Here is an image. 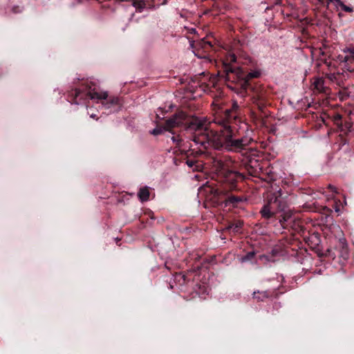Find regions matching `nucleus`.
Wrapping results in <instances>:
<instances>
[{"label":"nucleus","instance_id":"nucleus-1","mask_svg":"<svg viewBox=\"0 0 354 354\" xmlns=\"http://www.w3.org/2000/svg\"><path fill=\"white\" fill-rule=\"evenodd\" d=\"M211 105L214 112L213 122L218 125L217 129L211 126L208 127L206 122L198 117L179 111L166 120L162 127L155 128L151 133L158 136L164 131H169L176 147H182L184 151L189 147L187 150L192 153H201L211 144L216 148L239 151L252 140V132L246 124H239L234 130L227 124V115L230 109L226 107L225 98L221 93L213 97Z\"/></svg>","mask_w":354,"mask_h":354},{"label":"nucleus","instance_id":"nucleus-2","mask_svg":"<svg viewBox=\"0 0 354 354\" xmlns=\"http://www.w3.org/2000/svg\"><path fill=\"white\" fill-rule=\"evenodd\" d=\"M222 64L223 73L219 72V75L225 79L227 87L241 95H248L259 112L252 109L251 117L254 120H263L267 116L266 107L270 92L263 84L253 80L261 75L256 62L247 55L238 56L234 50H230L226 52Z\"/></svg>","mask_w":354,"mask_h":354},{"label":"nucleus","instance_id":"nucleus-3","mask_svg":"<svg viewBox=\"0 0 354 354\" xmlns=\"http://www.w3.org/2000/svg\"><path fill=\"white\" fill-rule=\"evenodd\" d=\"M210 162L216 180L221 185L219 187L206 186L205 187V192L207 194L206 199L214 207H225L227 192L236 188V183L243 179V176L231 168L232 162L227 156H212Z\"/></svg>","mask_w":354,"mask_h":354},{"label":"nucleus","instance_id":"nucleus-4","mask_svg":"<svg viewBox=\"0 0 354 354\" xmlns=\"http://www.w3.org/2000/svg\"><path fill=\"white\" fill-rule=\"evenodd\" d=\"M73 103L86 104L89 100H100L105 109H113L111 111H117L121 106L122 102L118 97H109L107 92H100L99 86L93 82L85 80L81 85L72 89L68 94Z\"/></svg>","mask_w":354,"mask_h":354},{"label":"nucleus","instance_id":"nucleus-5","mask_svg":"<svg viewBox=\"0 0 354 354\" xmlns=\"http://www.w3.org/2000/svg\"><path fill=\"white\" fill-rule=\"evenodd\" d=\"M225 105H226V107L228 108V109H230L227 113V122L229 123L228 124H230L231 126L230 128L232 129H233V130H234L236 129V127H239V124H246V126H248V129L250 131H251V132H252V135L250 136V137L252 138V140H250L247 145H245V146H244V147H243V149H241L239 151H228L224 147L216 148L212 144L209 145L208 146H206V149H205V150L203 151H202L201 153H192L191 151H189L188 150H187V151H184L182 150V149H183L182 147L181 148L178 147L180 153L182 155H184L186 156L187 160H186L185 162L189 168H194V167L196 165L197 162L195 160L189 159V157L192 156L194 157H197V156H199L203 154L209 153L208 149L210 147H212L214 149H216V150H220V151L225 150L228 152H240V151H242L243 150L248 148V147L254 141V133H253L252 130L245 122V121L243 120L241 118V107H240L239 104H238V102L236 101L227 102V99L225 98ZM187 149H189V147H187Z\"/></svg>","mask_w":354,"mask_h":354},{"label":"nucleus","instance_id":"nucleus-6","mask_svg":"<svg viewBox=\"0 0 354 354\" xmlns=\"http://www.w3.org/2000/svg\"><path fill=\"white\" fill-rule=\"evenodd\" d=\"M288 204L286 196H283L281 189L268 194L267 200L260 210L262 218L265 219L275 218L279 221V216L285 212H288L287 209Z\"/></svg>","mask_w":354,"mask_h":354},{"label":"nucleus","instance_id":"nucleus-7","mask_svg":"<svg viewBox=\"0 0 354 354\" xmlns=\"http://www.w3.org/2000/svg\"><path fill=\"white\" fill-rule=\"evenodd\" d=\"M278 218L279 222L283 229L292 230L298 233L304 232L303 221L290 211L281 214Z\"/></svg>","mask_w":354,"mask_h":354},{"label":"nucleus","instance_id":"nucleus-8","mask_svg":"<svg viewBox=\"0 0 354 354\" xmlns=\"http://www.w3.org/2000/svg\"><path fill=\"white\" fill-rule=\"evenodd\" d=\"M249 127L252 130L254 133V141L248 147V148L243 150L242 151H240L239 153H242L243 154H248V150H250L249 154L247 155V156L243 160V164L245 165V167L246 169L250 171L252 170L250 172H256L257 169H261V164L259 160L257 158V156L256 155L257 151H254L252 149L253 145L257 142L256 138H255V133L254 131V129L251 127V126L245 122Z\"/></svg>","mask_w":354,"mask_h":354},{"label":"nucleus","instance_id":"nucleus-9","mask_svg":"<svg viewBox=\"0 0 354 354\" xmlns=\"http://www.w3.org/2000/svg\"><path fill=\"white\" fill-rule=\"evenodd\" d=\"M216 78L209 76V73H201L192 78V87L200 88L204 92L211 91V88L214 87Z\"/></svg>","mask_w":354,"mask_h":354},{"label":"nucleus","instance_id":"nucleus-10","mask_svg":"<svg viewBox=\"0 0 354 354\" xmlns=\"http://www.w3.org/2000/svg\"><path fill=\"white\" fill-rule=\"evenodd\" d=\"M339 248L335 247V248H327L325 251V254H322V255H324V257L331 258L334 259L337 255L342 257L343 259H347L348 258V252L347 248V245L346 243L345 239H339L338 240Z\"/></svg>","mask_w":354,"mask_h":354},{"label":"nucleus","instance_id":"nucleus-11","mask_svg":"<svg viewBox=\"0 0 354 354\" xmlns=\"http://www.w3.org/2000/svg\"><path fill=\"white\" fill-rule=\"evenodd\" d=\"M278 295V288H274L264 291H254L252 294V298L257 301H264L267 299L277 297Z\"/></svg>","mask_w":354,"mask_h":354},{"label":"nucleus","instance_id":"nucleus-12","mask_svg":"<svg viewBox=\"0 0 354 354\" xmlns=\"http://www.w3.org/2000/svg\"><path fill=\"white\" fill-rule=\"evenodd\" d=\"M308 244L313 249L316 250L318 252V255L320 257H324L322 254H325V252H322L320 247V236L318 233H314L309 236L307 239Z\"/></svg>","mask_w":354,"mask_h":354},{"label":"nucleus","instance_id":"nucleus-13","mask_svg":"<svg viewBox=\"0 0 354 354\" xmlns=\"http://www.w3.org/2000/svg\"><path fill=\"white\" fill-rule=\"evenodd\" d=\"M312 86L313 89L320 93L328 95L330 93V89L328 86L326 85L325 80L323 77H315L314 78Z\"/></svg>","mask_w":354,"mask_h":354},{"label":"nucleus","instance_id":"nucleus-14","mask_svg":"<svg viewBox=\"0 0 354 354\" xmlns=\"http://www.w3.org/2000/svg\"><path fill=\"white\" fill-rule=\"evenodd\" d=\"M243 224V221L240 220L229 222L224 227V230L230 234H235L241 232Z\"/></svg>","mask_w":354,"mask_h":354},{"label":"nucleus","instance_id":"nucleus-15","mask_svg":"<svg viewBox=\"0 0 354 354\" xmlns=\"http://www.w3.org/2000/svg\"><path fill=\"white\" fill-rule=\"evenodd\" d=\"M245 201V199L243 196L230 194L227 192L225 207L230 206V207H238L239 205V204L244 202Z\"/></svg>","mask_w":354,"mask_h":354},{"label":"nucleus","instance_id":"nucleus-16","mask_svg":"<svg viewBox=\"0 0 354 354\" xmlns=\"http://www.w3.org/2000/svg\"><path fill=\"white\" fill-rule=\"evenodd\" d=\"M335 122L338 126H339L341 131L346 133L352 131L353 124L351 122L344 121V124H343L341 115H337L335 118Z\"/></svg>","mask_w":354,"mask_h":354},{"label":"nucleus","instance_id":"nucleus-17","mask_svg":"<svg viewBox=\"0 0 354 354\" xmlns=\"http://www.w3.org/2000/svg\"><path fill=\"white\" fill-rule=\"evenodd\" d=\"M195 45L197 50H203L204 52H207L212 48V43L204 39L198 41Z\"/></svg>","mask_w":354,"mask_h":354},{"label":"nucleus","instance_id":"nucleus-18","mask_svg":"<svg viewBox=\"0 0 354 354\" xmlns=\"http://www.w3.org/2000/svg\"><path fill=\"white\" fill-rule=\"evenodd\" d=\"M150 196L149 187H143L140 188L139 192L138 193V196L141 202H146L149 201Z\"/></svg>","mask_w":354,"mask_h":354},{"label":"nucleus","instance_id":"nucleus-19","mask_svg":"<svg viewBox=\"0 0 354 354\" xmlns=\"http://www.w3.org/2000/svg\"><path fill=\"white\" fill-rule=\"evenodd\" d=\"M343 52L345 56H346V66L354 63V48H346Z\"/></svg>","mask_w":354,"mask_h":354},{"label":"nucleus","instance_id":"nucleus-20","mask_svg":"<svg viewBox=\"0 0 354 354\" xmlns=\"http://www.w3.org/2000/svg\"><path fill=\"white\" fill-rule=\"evenodd\" d=\"M337 6H339L342 10L346 12H352L353 11L352 7L345 5L341 0H337Z\"/></svg>","mask_w":354,"mask_h":354},{"label":"nucleus","instance_id":"nucleus-21","mask_svg":"<svg viewBox=\"0 0 354 354\" xmlns=\"http://www.w3.org/2000/svg\"><path fill=\"white\" fill-rule=\"evenodd\" d=\"M133 5L139 12H141L145 8V3L142 1H135Z\"/></svg>","mask_w":354,"mask_h":354},{"label":"nucleus","instance_id":"nucleus-22","mask_svg":"<svg viewBox=\"0 0 354 354\" xmlns=\"http://www.w3.org/2000/svg\"><path fill=\"white\" fill-rule=\"evenodd\" d=\"M254 256L255 252L254 251L249 252L242 257V261H250L254 259Z\"/></svg>","mask_w":354,"mask_h":354},{"label":"nucleus","instance_id":"nucleus-23","mask_svg":"<svg viewBox=\"0 0 354 354\" xmlns=\"http://www.w3.org/2000/svg\"><path fill=\"white\" fill-rule=\"evenodd\" d=\"M24 8L19 6H13L11 8V12L12 14H19L23 12Z\"/></svg>","mask_w":354,"mask_h":354},{"label":"nucleus","instance_id":"nucleus-24","mask_svg":"<svg viewBox=\"0 0 354 354\" xmlns=\"http://www.w3.org/2000/svg\"><path fill=\"white\" fill-rule=\"evenodd\" d=\"M337 58V60L340 63H345V65L346 66V56H345L344 52H342V53L338 55Z\"/></svg>","mask_w":354,"mask_h":354},{"label":"nucleus","instance_id":"nucleus-25","mask_svg":"<svg viewBox=\"0 0 354 354\" xmlns=\"http://www.w3.org/2000/svg\"><path fill=\"white\" fill-rule=\"evenodd\" d=\"M326 76V77H327L329 80L333 81H333L335 80V78H336V75H335V74H331V73H330V74H327Z\"/></svg>","mask_w":354,"mask_h":354},{"label":"nucleus","instance_id":"nucleus-26","mask_svg":"<svg viewBox=\"0 0 354 354\" xmlns=\"http://www.w3.org/2000/svg\"><path fill=\"white\" fill-rule=\"evenodd\" d=\"M328 189L333 192H335V193H337V189L335 186L332 185H328Z\"/></svg>","mask_w":354,"mask_h":354},{"label":"nucleus","instance_id":"nucleus-27","mask_svg":"<svg viewBox=\"0 0 354 354\" xmlns=\"http://www.w3.org/2000/svg\"><path fill=\"white\" fill-rule=\"evenodd\" d=\"M333 2H335V4L337 5V0H326V7H327V8H328L329 4L331 3H333Z\"/></svg>","mask_w":354,"mask_h":354},{"label":"nucleus","instance_id":"nucleus-28","mask_svg":"<svg viewBox=\"0 0 354 354\" xmlns=\"http://www.w3.org/2000/svg\"><path fill=\"white\" fill-rule=\"evenodd\" d=\"M91 118H95L96 115H94V114H91Z\"/></svg>","mask_w":354,"mask_h":354},{"label":"nucleus","instance_id":"nucleus-29","mask_svg":"<svg viewBox=\"0 0 354 354\" xmlns=\"http://www.w3.org/2000/svg\"><path fill=\"white\" fill-rule=\"evenodd\" d=\"M179 276H180L181 278H183V279L185 280V276H184V275L181 276V275L180 274Z\"/></svg>","mask_w":354,"mask_h":354},{"label":"nucleus","instance_id":"nucleus-30","mask_svg":"<svg viewBox=\"0 0 354 354\" xmlns=\"http://www.w3.org/2000/svg\"><path fill=\"white\" fill-rule=\"evenodd\" d=\"M327 212H331L330 209H327Z\"/></svg>","mask_w":354,"mask_h":354}]
</instances>
